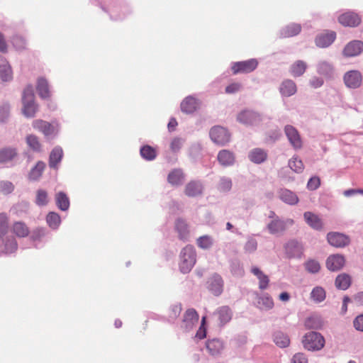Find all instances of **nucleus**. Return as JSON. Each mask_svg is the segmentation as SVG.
<instances>
[{
	"label": "nucleus",
	"mask_w": 363,
	"mask_h": 363,
	"mask_svg": "<svg viewBox=\"0 0 363 363\" xmlns=\"http://www.w3.org/2000/svg\"><path fill=\"white\" fill-rule=\"evenodd\" d=\"M208 289L215 296L221 294L223 290V280L222 277L217 274L212 275L207 281Z\"/></svg>",
	"instance_id": "11"
},
{
	"label": "nucleus",
	"mask_w": 363,
	"mask_h": 363,
	"mask_svg": "<svg viewBox=\"0 0 363 363\" xmlns=\"http://www.w3.org/2000/svg\"><path fill=\"white\" fill-rule=\"evenodd\" d=\"M338 21L344 26L355 27L359 25L361 18L358 14L352 11H347L338 17Z\"/></svg>",
	"instance_id": "8"
},
{
	"label": "nucleus",
	"mask_w": 363,
	"mask_h": 363,
	"mask_svg": "<svg viewBox=\"0 0 363 363\" xmlns=\"http://www.w3.org/2000/svg\"><path fill=\"white\" fill-rule=\"evenodd\" d=\"M306 269L311 273H317L320 269V264L315 260H309L305 264Z\"/></svg>",
	"instance_id": "54"
},
{
	"label": "nucleus",
	"mask_w": 363,
	"mask_h": 363,
	"mask_svg": "<svg viewBox=\"0 0 363 363\" xmlns=\"http://www.w3.org/2000/svg\"><path fill=\"white\" fill-rule=\"evenodd\" d=\"M63 155V151L62 148L56 147H55L50 155L49 164L50 167H56L57 164L61 161Z\"/></svg>",
	"instance_id": "36"
},
{
	"label": "nucleus",
	"mask_w": 363,
	"mask_h": 363,
	"mask_svg": "<svg viewBox=\"0 0 363 363\" xmlns=\"http://www.w3.org/2000/svg\"><path fill=\"white\" fill-rule=\"evenodd\" d=\"M279 197L283 202L289 205H295L298 202L297 195L286 189H280L279 191Z\"/></svg>",
	"instance_id": "23"
},
{
	"label": "nucleus",
	"mask_w": 363,
	"mask_h": 363,
	"mask_svg": "<svg viewBox=\"0 0 363 363\" xmlns=\"http://www.w3.org/2000/svg\"><path fill=\"white\" fill-rule=\"evenodd\" d=\"M182 145V140L181 138H175L172 140L170 144V148L173 152H177L180 150Z\"/></svg>",
	"instance_id": "61"
},
{
	"label": "nucleus",
	"mask_w": 363,
	"mask_h": 363,
	"mask_svg": "<svg viewBox=\"0 0 363 363\" xmlns=\"http://www.w3.org/2000/svg\"><path fill=\"white\" fill-rule=\"evenodd\" d=\"M356 330L363 332V314L357 316L353 321Z\"/></svg>",
	"instance_id": "62"
},
{
	"label": "nucleus",
	"mask_w": 363,
	"mask_h": 363,
	"mask_svg": "<svg viewBox=\"0 0 363 363\" xmlns=\"http://www.w3.org/2000/svg\"><path fill=\"white\" fill-rule=\"evenodd\" d=\"M0 78L3 81H9L12 78V70L7 60L0 55Z\"/></svg>",
	"instance_id": "26"
},
{
	"label": "nucleus",
	"mask_w": 363,
	"mask_h": 363,
	"mask_svg": "<svg viewBox=\"0 0 363 363\" xmlns=\"http://www.w3.org/2000/svg\"><path fill=\"white\" fill-rule=\"evenodd\" d=\"M320 185V179L318 177H311L307 184V187L309 190L313 191L317 189Z\"/></svg>",
	"instance_id": "57"
},
{
	"label": "nucleus",
	"mask_w": 363,
	"mask_h": 363,
	"mask_svg": "<svg viewBox=\"0 0 363 363\" xmlns=\"http://www.w3.org/2000/svg\"><path fill=\"white\" fill-rule=\"evenodd\" d=\"M303 347L308 351L320 350L325 345L324 337L317 332H308L303 337Z\"/></svg>",
	"instance_id": "1"
},
{
	"label": "nucleus",
	"mask_w": 363,
	"mask_h": 363,
	"mask_svg": "<svg viewBox=\"0 0 363 363\" xmlns=\"http://www.w3.org/2000/svg\"><path fill=\"white\" fill-rule=\"evenodd\" d=\"M9 217L5 213H0V238H3L8 232Z\"/></svg>",
	"instance_id": "49"
},
{
	"label": "nucleus",
	"mask_w": 363,
	"mask_h": 363,
	"mask_svg": "<svg viewBox=\"0 0 363 363\" xmlns=\"http://www.w3.org/2000/svg\"><path fill=\"white\" fill-rule=\"evenodd\" d=\"M258 65V62L255 59H250L245 61L236 62L232 65L231 70L233 74L240 73H250L254 71Z\"/></svg>",
	"instance_id": "4"
},
{
	"label": "nucleus",
	"mask_w": 363,
	"mask_h": 363,
	"mask_svg": "<svg viewBox=\"0 0 363 363\" xmlns=\"http://www.w3.org/2000/svg\"><path fill=\"white\" fill-rule=\"evenodd\" d=\"M317 72L323 76L330 77L333 73V67L327 61H321L317 65Z\"/></svg>",
	"instance_id": "39"
},
{
	"label": "nucleus",
	"mask_w": 363,
	"mask_h": 363,
	"mask_svg": "<svg viewBox=\"0 0 363 363\" xmlns=\"http://www.w3.org/2000/svg\"><path fill=\"white\" fill-rule=\"evenodd\" d=\"M301 31V26L298 23H292L281 29V35L283 38H291L297 35Z\"/></svg>",
	"instance_id": "27"
},
{
	"label": "nucleus",
	"mask_w": 363,
	"mask_h": 363,
	"mask_svg": "<svg viewBox=\"0 0 363 363\" xmlns=\"http://www.w3.org/2000/svg\"><path fill=\"white\" fill-rule=\"evenodd\" d=\"M18 155L17 150L14 147H4L0 150V163H6L11 161Z\"/></svg>",
	"instance_id": "30"
},
{
	"label": "nucleus",
	"mask_w": 363,
	"mask_h": 363,
	"mask_svg": "<svg viewBox=\"0 0 363 363\" xmlns=\"http://www.w3.org/2000/svg\"><path fill=\"white\" fill-rule=\"evenodd\" d=\"M289 168L296 173H301L304 169V164L301 159L297 156H294L289 160Z\"/></svg>",
	"instance_id": "43"
},
{
	"label": "nucleus",
	"mask_w": 363,
	"mask_h": 363,
	"mask_svg": "<svg viewBox=\"0 0 363 363\" xmlns=\"http://www.w3.org/2000/svg\"><path fill=\"white\" fill-rule=\"evenodd\" d=\"M362 74L359 72L352 70L347 72L344 76V82L345 85L352 89L359 87L362 84Z\"/></svg>",
	"instance_id": "13"
},
{
	"label": "nucleus",
	"mask_w": 363,
	"mask_h": 363,
	"mask_svg": "<svg viewBox=\"0 0 363 363\" xmlns=\"http://www.w3.org/2000/svg\"><path fill=\"white\" fill-rule=\"evenodd\" d=\"M202 187L199 183L195 182H189L185 189V193L189 196H196L201 194Z\"/></svg>",
	"instance_id": "40"
},
{
	"label": "nucleus",
	"mask_w": 363,
	"mask_h": 363,
	"mask_svg": "<svg viewBox=\"0 0 363 363\" xmlns=\"http://www.w3.org/2000/svg\"><path fill=\"white\" fill-rule=\"evenodd\" d=\"M33 127L46 137L55 135L57 132L56 128L52 124L40 119L33 121Z\"/></svg>",
	"instance_id": "9"
},
{
	"label": "nucleus",
	"mask_w": 363,
	"mask_h": 363,
	"mask_svg": "<svg viewBox=\"0 0 363 363\" xmlns=\"http://www.w3.org/2000/svg\"><path fill=\"white\" fill-rule=\"evenodd\" d=\"M199 315L196 311L194 308H189L186 311L183 318V327L186 330H191L197 325Z\"/></svg>",
	"instance_id": "12"
},
{
	"label": "nucleus",
	"mask_w": 363,
	"mask_h": 363,
	"mask_svg": "<svg viewBox=\"0 0 363 363\" xmlns=\"http://www.w3.org/2000/svg\"><path fill=\"white\" fill-rule=\"evenodd\" d=\"M291 363H308V359L303 353H297L294 355Z\"/></svg>",
	"instance_id": "63"
},
{
	"label": "nucleus",
	"mask_w": 363,
	"mask_h": 363,
	"mask_svg": "<svg viewBox=\"0 0 363 363\" xmlns=\"http://www.w3.org/2000/svg\"><path fill=\"white\" fill-rule=\"evenodd\" d=\"M307 69V65L304 61L297 60L290 67V72L294 77L303 75Z\"/></svg>",
	"instance_id": "32"
},
{
	"label": "nucleus",
	"mask_w": 363,
	"mask_h": 363,
	"mask_svg": "<svg viewBox=\"0 0 363 363\" xmlns=\"http://www.w3.org/2000/svg\"><path fill=\"white\" fill-rule=\"evenodd\" d=\"M213 238L209 235H203L196 240L197 245L202 249H208L213 245Z\"/></svg>",
	"instance_id": "50"
},
{
	"label": "nucleus",
	"mask_w": 363,
	"mask_h": 363,
	"mask_svg": "<svg viewBox=\"0 0 363 363\" xmlns=\"http://www.w3.org/2000/svg\"><path fill=\"white\" fill-rule=\"evenodd\" d=\"M306 223L312 228L320 230L323 228V222L319 216L312 212L307 211L303 214Z\"/></svg>",
	"instance_id": "21"
},
{
	"label": "nucleus",
	"mask_w": 363,
	"mask_h": 363,
	"mask_svg": "<svg viewBox=\"0 0 363 363\" xmlns=\"http://www.w3.org/2000/svg\"><path fill=\"white\" fill-rule=\"evenodd\" d=\"M284 133L291 145L294 150H300L303 147V141L298 130L291 125L284 127Z\"/></svg>",
	"instance_id": "5"
},
{
	"label": "nucleus",
	"mask_w": 363,
	"mask_h": 363,
	"mask_svg": "<svg viewBox=\"0 0 363 363\" xmlns=\"http://www.w3.org/2000/svg\"><path fill=\"white\" fill-rule=\"evenodd\" d=\"M0 189L4 194H9L13 191L14 186L10 182H0Z\"/></svg>",
	"instance_id": "58"
},
{
	"label": "nucleus",
	"mask_w": 363,
	"mask_h": 363,
	"mask_svg": "<svg viewBox=\"0 0 363 363\" xmlns=\"http://www.w3.org/2000/svg\"><path fill=\"white\" fill-rule=\"evenodd\" d=\"M28 146L34 152L41 151V143H40L39 138L33 134L28 135L26 138Z\"/></svg>",
	"instance_id": "42"
},
{
	"label": "nucleus",
	"mask_w": 363,
	"mask_h": 363,
	"mask_svg": "<svg viewBox=\"0 0 363 363\" xmlns=\"http://www.w3.org/2000/svg\"><path fill=\"white\" fill-rule=\"evenodd\" d=\"M182 306L181 305L172 306L168 311V317L170 320L176 319L181 313Z\"/></svg>",
	"instance_id": "56"
},
{
	"label": "nucleus",
	"mask_w": 363,
	"mask_h": 363,
	"mask_svg": "<svg viewBox=\"0 0 363 363\" xmlns=\"http://www.w3.org/2000/svg\"><path fill=\"white\" fill-rule=\"evenodd\" d=\"M336 38L334 31H325L318 35L315 38V44L320 48H326L331 45Z\"/></svg>",
	"instance_id": "17"
},
{
	"label": "nucleus",
	"mask_w": 363,
	"mask_h": 363,
	"mask_svg": "<svg viewBox=\"0 0 363 363\" xmlns=\"http://www.w3.org/2000/svg\"><path fill=\"white\" fill-rule=\"evenodd\" d=\"M351 277L347 274H339L335 279V286L341 290L347 289L351 285Z\"/></svg>",
	"instance_id": "33"
},
{
	"label": "nucleus",
	"mask_w": 363,
	"mask_h": 363,
	"mask_svg": "<svg viewBox=\"0 0 363 363\" xmlns=\"http://www.w3.org/2000/svg\"><path fill=\"white\" fill-rule=\"evenodd\" d=\"M57 207L62 211H67L69 207V199L64 192H59L55 195Z\"/></svg>",
	"instance_id": "38"
},
{
	"label": "nucleus",
	"mask_w": 363,
	"mask_h": 363,
	"mask_svg": "<svg viewBox=\"0 0 363 363\" xmlns=\"http://www.w3.org/2000/svg\"><path fill=\"white\" fill-rule=\"evenodd\" d=\"M239 122L245 125H257L262 121L261 116L256 112L249 110L241 111L237 117Z\"/></svg>",
	"instance_id": "7"
},
{
	"label": "nucleus",
	"mask_w": 363,
	"mask_h": 363,
	"mask_svg": "<svg viewBox=\"0 0 363 363\" xmlns=\"http://www.w3.org/2000/svg\"><path fill=\"white\" fill-rule=\"evenodd\" d=\"M36 89L40 97L45 99L50 96L49 86L45 79L40 77L38 79Z\"/></svg>",
	"instance_id": "35"
},
{
	"label": "nucleus",
	"mask_w": 363,
	"mask_h": 363,
	"mask_svg": "<svg viewBox=\"0 0 363 363\" xmlns=\"http://www.w3.org/2000/svg\"><path fill=\"white\" fill-rule=\"evenodd\" d=\"M23 113L26 117H33L37 112L38 106L34 101V94L31 88H27L23 95Z\"/></svg>",
	"instance_id": "3"
},
{
	"label": "nucleus",
	"mask_w": 363,
	"mask_h": 363,
	"mask_svg": "<svg viewBox=\"0 0 363 363\" xmlns=\"http://www.w3.org/2000/svg\"><path fill=\"white\" fill-rule=\"evenodd\" d=\"M223 343L217 339L208 340L206 342V348L211 355L218 354L223 350Z\"/></svg>",
	"instance_id": "37"
},
{
	"label": "nucleus",
	"mask_w": 363,
	"mask_h": 363,
	"mask_svg": "<svg viewBox=\"0 0 363 363\" xmlns=\"http://www.w3.org/2000/svg\"><path fill=\"white\" fill-rule=\"evenodd\" d=\"M199 107V102L196 99L192 96L186 97L181 103V110L186 113L194 112Z\"/></svg>",
	"instance_id": "22"
},
{
	"label": "nucleus",
	"mask_w": 363,
	"mask_h": 363,
	"mask_svg": "<svg viewBox=\"0 0 363 363\" xmlns=\"http://www.w3.org/2000/svg\"><path fill=\"white\" fill-rule=\"evenodd\" d=\"M345 263V257L340 255H333L328 257L327 268L330 271H338L343 267Z\"/></svg>",
	"instance_id": "16"
},
{
	"label": "nucleus",
	"mask_w": 363,
	"mask_h": 363,
	"mask_svg": "<svg viewBox=\"0 0 363 363\" xmlns=\"http://www.w3.org/2000/svg\"><path fill=\"white\" fill-rule=\"evenodd\" d=\"M274 343L279 347H286L290 344V339L289 336L282 333L281 331H277L273 335Z\"/></svg>",
	"instance_id": "34"
},
{
	"label": "nucleus",
	"mask_w": 363,
	"mask_h": 363,
	"mask_svg": "<svg viewBox=\"0 0 363 363\" xmlns=\"http://www.w3.org/2000/svg\"><path fill=\"white\" fill-rule=\"evenodd\" d=\"M325 297H326L325 291L321 286L315 287L311 293V299L316 303H320V302L323 301L325 300Z\"/></svg>",
	"instance_id": "44"
},
{
	"label": "nucleus",
	"mask_w": 363,
	"mask_h": 363,
	"mask_svg": "<svg viewBox=\"0 0 363 363\" xmlns=\"http://www.w3.org/2000/svg\"><path fill=\"white\" fill-rule=\"evenodd\" d=\"M305 327L308 329H319L322 326V322L318 317H309L304 323Z\"/></svg>",
	"instance_id": "48"
},
{
	"label": "nucleus",
	"mask_w": 363,
	"mask_h": 363,
	"mask_svg": "<svg viewBox=\"0 0 363 363\" xmlns=\"http://www.w3.org/2000/svg\"><path fill=\"white\" fill-rule=\"evenodd\" d=\"M232 187V181L229 178H221L220 181V189L223 191H229Z\"/></svg>",
	"instance_id": "60"
},
{
	"label": "nucleus",
	"mask_w": 363,
	"mask_h": 363,
	"mask_svg": "<svg viewBox=\"0 0 363 363\" xmlns=\"http://www.w3.org/2000/svg\"><path fill=\"white\" fill-rule=\"evenodd\" d=\"M11 43L16 50H21L26 48V41L23 37L16 35L13 36Z\"/></svg>",
	"instance_id": "53"
},
{
	"label": "nucleus",
	"mask_w": 363,
	"mask_h": 363,
	"mask_svg": "<svg viewBox=\"0 0 363 363\" xmlns=\"http://www.w3.org/2000/svg\"><path fill=\"white\" fill-rule=\"evenodd\" d=\"M184 179V174L180 169H174L169 174L167 177L168 182L172 185H179L182 183Z\"/></svg>",
	"instance_id": "41"
},
{
	"label": "nucleus",
	"mask_w": 363,
	"mask_h": 363,
	"mask_svg": "<svg viewBox=\"0 0 363 363\" xmlns=\"http://www.w3.org/2000/svg\"><path fill=\"white\" fill-rule=\"evenodd\" d=\"M242 86L240 82H232L228 84L225 89V92L228 94H232L238 92Z\"/></svg>",
	"instance_id": "55"
},
{
	"label": "nucleus",
	"mask_w": 363,
	"mask_h": 363,
	"mask_svg": "<svg viewBox=\"0 0 363 363\" xmlns=\"http://www.w3.org/2000/svg\"><path fill=\"white\" fill-rule=\"evenodd\" d=\"M140 152L142 157L146 160H153L157 156L155 149L147 145L142 147Z\"/></svg>",
	"instance_id": "46"
},
{
	"label": "nucleus",
	"mask_w": 363,
	"mask_h": 363,
	"mask_svg": "<svg viewBox=\"0 0 363 363\" xmlns=\"http://www.w3.org/2000/svg\"><path fill=\"white\" fill-rule=\"evenodd\" d=\"M175 229L179 234L180 240H186L189 235V225L186 222L182 219L178 218L175 222Z\"/></svg>",
	"instance_id": "25"
},
{
	"label": "nucleus",
	"mask_w": 363,
	"mask_h": 363,
	"mask_svg": "<svg viewBox=\"0 0 363 363\" xmlns=\"http://www.w3.org/2000/svg\"><path fill=\"white\" fill-rule=\"evenodd\" d=\"M363 50V42L360 40H353L349 43L344 49V54L348 57L358 55Z\"/></svg>",
	"instance_id": "20"
},
{
	"label": "nucleus",
	"mask_w": 363,
	"mask_h": 363,
	"mask_svg": "<svg viewBox=\"0 0 363 363\" xmlns=\"http://www.w3.org/2000/svg\"><path fill=\"white\" fill-rule=\"evenodd\" d=\"M45 167V164L43 162H38L35 166L31 169L29 174V179L31 180L38 179Z\"/></svg>",
	"instance_id": "45"
},
{
	"label": "nucleus",
	"mask_w": 363,
	"mask_h": 363,
	"mask_svg": "<svg viewBox=\"0 0 363 363\" xmlns=\"http://www.w3.org/2000/svg\"><path fill=\"white\" fill-rule=\"evenodd\" d=\"M214 316L216 318L218 324L222 326L228 323L233 315L231 309L226 306L219 307L214 313Z\"/></svg>",
	"instance_id": "14"
},
{
	"label": "nucleus",
	"mask_w": 363,
	"mask_h": 363,
	"mask_svg": "<svg viewBox=\"0 0 363 363\" xmlns=\"http://www.w3.org/2000/svg\"><path fill=\"white\" fill-rule=\"evenodd\" d=\"M251 272L259 279V288L262 290L266 289L269 282V277L257 267H252Z\"/></svg>",
	"instance_id": "31"
},
{
	"label": "nucleus",
	"mask_w": 363,
	"mask_h": 363,
	"mask_svg": "<svg viewBox=\"0 0 363 363\" xmlns=\"http://www.w3.org/2000/svg\"><path fill=\"white\" fill-rule=\"evenodd\" d=\"M353 301L356 306H363V291L356 294L353 296Z\"/></svg>",
	"instance_id": "64"
},
{
	"label": "nucleus",
	"mask_w": 363,
	"mask_h": 363,
	"mask_svg": "<svg viewBox=\"0 0 363 363\" xmlns=\"http://www.w3.org/2000/svg\"><path fill=\"white\" fill-rule=\"evenodd\" d=\"M196 252L193 246L186 245L180 254L179 267L182 273H188L196 263Z\"/></svg>",
	"instance_id": "2"
},
{
	"label": "nucleus",
	"mask_w": 363,
	"mask_h": 363,
	"mask_svg": "<svg viewBox=\"0 0 363 363\" xmlns=\"http://www.w3.org/2000/svg\"><path fill=\"white\" fill-rule=\"evenodd\" d=\"M294 221L291 218H287L285 220L275 219L272 220L267 225L269 231L272 233H279L284 231L287 226L292 225Z\"/></svg>",
	"instance_id": "10"
},
{
	"label": "nucleus",
	"mask_w": 363,
	"mask_h": 363,
	"mask_svg": "<svg viewBox=\"0 0 363 363\" xmlns=\"http://www.w3.org/2000/svg\"><path fill=\"white\" fill-rule=\"evenodd\" d=\"M46 220L49 226L53 229H56L61 222L60 216L54 212L48 214Z\"/></svg>",
	"instance_id": "47"
},
{
	"label": "nucleus",
	"mask_w": 363,
	"mask_h": 363,
	"mask_svg": "<svg viewBox=\"0 0 363 363\" xmlns=\"http://www.w3.org/2000/svg\"><path fill=\"white\" fill-rule=\"evenodd\" d=\"M258 304L262 309H271L274 306V301L271 297L263 296L259 298Z\"/></svg>",
	"instance_id": "52"
},
{
	"label": "nucleus",
	"mask_w": 363,
	"mask_h": 363,
	"mask_svg": "<svg viewBox=\"0 0 363 363\" xmlns=\"http://www.w3.org/2000/svg\"><path fill=\"white\" fill-rule=\"evenodd\" d=\"M286 253L290 258L300 257L303 252L302 245L296 240L288 242L285 246Z\"/></svg>",
	"instance_id": "18"
},
{
	"label": "nucleus",
	"mask_w": 363,
	"mask_h": 363,
	"mask_svg": "<svg viewBox=\"0 0 363 363\" xmlns=\"http://www.w3.org/2000/svg\"><path fill=\"white\" fill-rule=\"evenodd\" d=\"M11 231L18 238L27 237L30 233L29 228L22 221L14 222L11 227Z\"/></svg>",
	"instance_id": "24"
},
{
	"label": "nucleus",
	"mask_w": 363,
	"mask_h": 363,
	"mask_svg": "<svg viewBox=\"0 0 363 363\" xmlns=\"http://www.w3.org/2000/svg\"><path fill=\"white\" fill-rule=\"evenodd\" d=\"M218 160L223 166L232 165L235 162V157L233 152L227 150H223L218 154Z\"/></svg>",
	"instance_id": "29"
},
{
	"label": "nucleus",
	"mask_w": 363,
	"mask_h": 363,
	"mask_svg": "<svg viewBox=\"0 0 363 363\" xmlns=\"http://www.w3.org/2000/svg\"><path fill=\"white\" fill-rule=\"evenodd\" d=\"M250 160L254 163L260 164L267 158V153L261 148H255L248 155Z\"/></svg>",
	"instance_id": "28"
},
{
	"label": "nucleus",
	"mask_w": 363,
	"mask_h": 363,
	"mask_svg": "<svg viewBox=\"0 0 363 363\" xmlns=\"http://www.w3.org/2000/svg\"><path fill=\"white\" fill-rule=\"evenodd\" d=\"M35 203L38 206H45L48 203V195L46 191L39 189L36 192Z\"/></svg>",
	"instance_id": "51"
},
{
	"label": "nucleus",
	"mask_w": 363,
	"mask_h": 363,
	"mask_svg": "<svg viewBox=\"0 0 363 363\" xmlns=\"http://www.w3.org/2000/svg\"><path fill=\"white\" fill-rule=\"evenodd\" d=\"M327 239L331 245L336 247H345L350 242L348 237L339 233H329Z\"/></svg>",
	"instance_id": "15"
},
{
	"label": "nucleus",
	"mask_w": 363,
	"mask_h": 363,
	"mask_svg": "<svg viewBox=\"0 0 363 363\" xmlns=\"http://www.w3.org/2000/svg\"><path fill=\"white\" fill-rule=\"evenodd\" d=\"M279 91L285 97L293 96L297 91L296 84L291 79H285L280 84Z\"/></svg>",
	"instance_id": "19"
},
{
	"label": "nucleus",
	"mask_w": 363,
	"mask_h": 363,
	"mask_svg": "<svg viewBox=\"0 0 363 363\" xmlns=\"http://www.w3.org/2000/svg\"><path fill=\"white\" fill-rule=\"evenodd\" d=\"M211 140L216 144L224 145L230 140V134L228 131L220 126H215L210 131Z\"/></svg>",
	"instance_id": "6"
},
{
	"label": "nucleus",
	"mask_w": 363,
	"mask_h": 363,
	"mask_svg": "<svg viewBox=\"0 0 363 363\" xmlns=\"http://www.w3.org/2000/svg\"><path fill=\"white\" fill-rule=\"evenodd\" d=\"M205 323H206V317H203L201 320V324L199 327V330L196 332V337H197L199 340H202L206 337V329L205 328Z\"/></svg>",
	"instance_id": "59"
}]
</instances>
